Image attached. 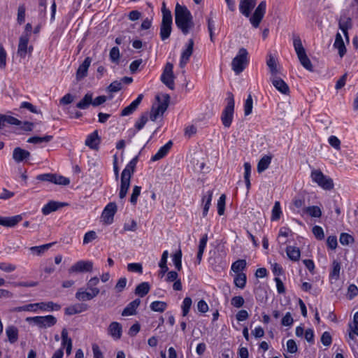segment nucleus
Masks as SVG:
<instances>
[{
  "mask_svg": "<svg viewBox=\"0 0 358 358\" xmlns=\"http://www.w3.org/2000/svg\"><path fill=\"white\" fill-rule=\"evenodd\" d=\"M175 21L177 27L184 34H187L194 24L189 10L185 6L177 3L175 8Z\"/></svg>",
  "mask_w": 358,
  "mask_h": 358,
  "instance_id": "f257e3e1",
  "label": "nucleus"
},
{
  "mask_svg": "<svg viewBox=\"0 0 358 358\" xmlns=\"http://www.w3.org/2000/svg\"><path fill=\"white\" fill-rule=\"evenodd\" d=\"M293 45L300 64L306 69L312 71L313 65L311 61L307 56L300 37L297 35L293 36Z\"/></svg>",
  "mask_w": 358,
  "mask_h": 358,
  "instance_id": "f03ea898",
  "label": "nucleus"
},
{
  "mask_svg": "<svg viewBox=\"0 0 358 358\" xmlns=\"http://www.w3.org/2000/svg\"><path fill=\"white\" fill-rule=\"evenodd\" d=\"M227 101V105L222 113L221 120L223 125L225 127L229 128L233 121L235 104L234 96L231 93L228 94Z\"/></svg>",
  "mask_w": 358,
  "mask_h": 358,
  "instance_id": "7ed1b4c3",
  "label": "nucleus"
},
{
  "mask_svg": "<svg viewBox=\"0 0 358 358\" xmlns=\"http://www.w3.org/2000/svg\"><path fill=\"white\" fill-rule=\"evenodd\" d=\"M248 52L244 48L239 49L237 55L233 59L231 62V67L236 74H240L245 68L248 60Z\"/></svg>",
  "mask_w": 358,
  "mask_h": 358,
  "instance_id": "20e7f679",
  "label": "nucleus"
},
{
  "mask_svg": "<svg viewBox=\"0 0 358 358\" xmlns=\"http://www.w3.org/2000/svg\"><path fill=\"white\" fill-rule=\"evenodd\" d=\"M26 320L32 322L39 328H49L57 323V318L51 315L46 316H36L27 317Z\"/></svg>",
  "mask_w": 358,
  "mask_h": 358,
  "instance_id": "39448f33",
  "label": "nucleus"
},
{
  "mask_svg": "<svg viewBox=\"0 0 358 358\" xmlns=\"http://www.w3.org/2000/svg\"><path fill=\"white\" fill-rule=\"evenodd\" d=\"M172 15L170 10H164V16L160 26V37L162 41L169 38L171 33Z\"/></svg>",
  "mask_w": 358,
  "mask_h": 358,
  "instance_id": "423d86ee",
  "label": "nucleus"
},
{
  "mask_svg": "<svg viewBox=\"0 0 358 358\" xmlns=\"http://www.w3.org/2000/svg\"><path fill=\"white\" fill-rule=\"evenodd\" d=\"M315 183L324 191H331L334 189L333 179L324 175L320 169L315 170Z\"/></svg>",
  "mask_w": 358,
  "mask_h": 358,
  "instance_id": "0eeeda50",
  "label": "nucleus"
},
{
  "mask_svg": "<svg viewBox=\"0 0 358 358\" xmlns=\"http://www.w3.org/2000/svg\"><path fill=\"white\" fill-rule=\"evenodd\" d=\"M173 65L167 62L164 66L163 73L161 76V81L170 90L175 89V76L173 73Z\"/></svg>",
  "mask_w": 358,
  "mask_h": 358,
  "instance_id": "6e6552de",
  "label": "nucleus"
},
{
  "mask_svg": "<svg viewBox=\"0 0 358 358\" xmlns=\"http://www.w3.org/2000/svg\"><path fill=\"white\" fill-rule=\"evenodd\" d=\"M29 41V34H22L19 38L17 55L20 58H24L27 54H31L33 50V47L28 45Z\"/></svg>",
  "mask_w": 358,
  "mask_h": 358,
  "instance_id": "1a4fd4ad",
  "label": "nucleus"
},
{
  "mask_svg": "<svg viewBox=\"0 0 358 358\" xmlns=\"http://www.w3.org/2000/svg\"><path fill=\"white\" fill-rule=\"evenodd\" d=\"M92 269V262L80 260L75 263L69 268V273L71 274L73 273L91 272Z\"/></svg>",
  "mask_w": 358,
  "mask_h": 358,
  "instance_id": "9d476101",
  "label": "nucleus"
},
{
  "mask_svg": "<svg viewBox=\"0 0 358 358\" xmlns=\"http://www.w3.org/2000/svg\"><path fill=\"white\" fill-rule=\"evenodd\" d=\"M266 12V2L259 3L255 9L252 16L250 18V21L252 26L255 28L258 27Z\"/></svg>",
  "mask_w": 358,
  "mask_h": 358,
  "instance_id": "9b49d317",
  "label": "nucleus"
},
{
  "mask_svg": "<svg viewBox=\"0 0 358 358\" xmlns=\"http://www.w3.org/2000/svg\"><path fill=\"white\" fill-rule=\"evenodd\" d=\"M194 42L192 38L188 41L185 48L181 53L179 66L180 68H184L189 62L190 57L192 56L194 50Z\"/></svg>",
  "mask_w": 358,
  "mask_h": 358,
  "instance_id": "f8f14e48",
  "label": "nucleus"
},
{
  "mask_svg": "<svg viewBox=\"0 0 358 358\" xmlns=\"http://www.w3.org/2000/svg\"><path fill=\"white\" fill-rule=\"evenodd\" d=\"M117 211V205L114 202L109 203L104 208L101 217L105 224H110L113 222V217Z\"/></svg>",
  "mask_w": 358,
  "mask_h": 358,
  "instance_id": "ddd939ff",
  "label": "nucleus"
},
{
  "mask_svg": "<svg viewBox=\"0 0 358 358\" xmlns=\"http://www.w3.org/2000/svg\"><path fill=\"white\" fill-rule=\"evenodd\" d=\"M131 178V175L127 174L125 173H122L121 174V185L119 192V197L120 199H123L127 194L128 189L130 187Z\"/></svg>",
  "mask_w": 358,
  "mask_h": 358,
  "instance_id": "4468645a",
  "label": "nucleus"
},
{
  "mask_svg": "<svg viewBox=\"0 0 358 358\" xmlns=\"http://www.w3.org/2000/svg\"><path fill=\"white\" fill-rule=\"evenodd\" d=\"M271 81L277 90L284 94H288L289 88L287 84L279 76L271 77Z\"/></svg>",
  "mask_w": 358,
  "mask_h": 358,
  "instance_id": "2eb2a0df",
  "label": "nucleus"
},
{
  "mask_svg": "<svg viewBox=\"0 0 358 358\" xmlns=\"http://www.w3.org/2000/svg\"><path fill=\"white\" fill-rule=\"evenodd\" d=\"M92 59L87 57L85 59L84 62L79 66L76 71V78L80 80L87 75L88 69L91 64Z\"/></svg>",
  "mask_w": 358,
  "mask_h": 358,
  "instance_id": "dca6fc26",
  "label": "nucleus"
},
{
  "mask_svg": "<svg viewBox=\"0 0 358 358\" xmlns=\"http://www.w3.org/2000/svg\"><path fill=\"white\" fill-rule=\"evenodd\" d=\"M255 4L256 0H241L239 5L241 13L245 17H249Z\"/></svg>",
  "mask_w": 358,
  "mask_h": 358,
  "instance_id": "f3484780",
  "label": "nucleus"
},
{
  "mask_svg": "<svg viewBox=\"0 0 358 358\" xmlns=\"http://www.w3.org/2000/svg\"><path fill=\"white\" fill-rule=\"evenodd\" d=\"M22 220V216L21 215L7 217L0 216V225L6 227H13L21 222Z\"/></svg>",
  "mask_w": 358,
  "mask_h": 358,
  "instance_id": "a211bd4d",
  "label": "nucleus"
},
{
  "mask_svg": "<svg viewBox=\"0 0 358 358\" xmlns=\"http://www.w3.org/2000/svg\"><path fill=\"white\" fill-rule=\"evenodd\" d=\"M143 95L139 94L128 106L125 107L121 112L122 116H127L132 114L138 108L143 99Z\"/></svg>",
  "mask_w": 358,
  "mask_h": 358,
  "instance_id": "6ab92c4d",
  "label": "nucleus"
},
{
  "mask_svg": "<svg viewBox=\"0 0 358 358\" xmlns=\"http://www.w3.org/2000/svg\"><path fill=\"white\" fill-rule=\"evenodd\" d=\"M62 349L66 348V352L67 355L71 353L72 350V340L68 336L67 329L64 328L62 331Z\"/></svg>",
  "mask_w": 358,
  "mask_h": 358,
  "instance_id": "aec40b11",
  "label": "nucleus"
},
{
  "mask_svg": "<svg viewBox=\"0 0 358 358\" xmlns=\"http://www.w3.org/2000/svg\"><path fill=\"white\" fill-rule=\"evenodd\" d=\"M66 203H60L54 201H51L45 204L42 208V213L43 215H47L52 212L56 211L59 208L66 206Z\"/></svg>",
  "mask_w": 358,
  "mask_h": 358,
  "instance_id": "412c9836",
  "label": "nucleus"
},
{
  "mask_svg": "<svg viewBox=\"0 0 358 358\" xmlns=\"http://www.w3.org/2000/svg\"><path fill=\"white\" fill-rule=\"evenodd\" d=\"M338 25H339V29L342 31L346 40L348 41L349 38H348V31L352 27L351 18H350L347 16L341 17L339 20Z\"/></svg>",
  "mask_w": 358,
  "mask_h": 358,
  "instance_id": "4be33fe9",
  "label": "nucleus"
},
{
  "mask_svg": "<svg viewBox=\"0 0 358 358\" xmlns=\"http://www.w3.org/2000/svg\"><path fill=\"white\" fill-rule=\"evenodd\" d=\"M173 145V143L171 141H169L167 143H166L164 146L161 147L157 152L153 155L151 158L152 162L158 161L162 158H164L169 152L171 147Z\"/></svg>",
  "mask_w": 358,
  "mask_h": 358,
  "instance_id": "5701e85b",
  "label": "nucleus"
},
{
  "mask_svg": "<svg viewBox=\"0 0 358 358\" xmlns=\"http://www.w3.org/2000/svg\"><path fill=\"white\" fill-rule=\"evenodd\" d=\"M108 331L114 339H120L122 336V326L119 322H113L110 324Z\"/></svg>",
  "mask_w": 358,
  "mask_h": 358,
  "instance_id": "b1692460",
  "label": "nucleus"
},
{
  "mask_svg": "<svg viewBox=\"0 0 358 358\" xmlns=\"http://www.w3.org/2000/svg\"><path fill=\"white\" fill-rule=\"evenodd\" d=\"M141 303V300L136 299L130 302L123 310L122 313V316L134 315L136 313V308Z\"/></svg>",
  "mask_w": 358,
  "mask_h": 358,
  "instance_id": "393cba45",
  "label": "nucleus"
},
{
  "mask_svg": "<svg viewBox=\"0 0 358 358\" xmlns=\"http://www.w3.org/2000/svg\"><path fill=\"white\" fill-rule=\"evenodd\" d=\"M29 156L30 152L29 151L22 149L20 147L15 148L13 152V159L17 163L29 158Z\"/></svg>",
  "mask_w": 358,
  "mask_h": 358,
  "instance_id": "a878e982",
  "label": "nucleus"
},
{
  "mask_svg": "<svg viewBox=\"0 0 358 358\" xmlns=\"http://www.w3.org/2000/svg\"><path fill=\"white\" fill-rule=\"evenodd\" d=\"M273 155L271 154L263 156L257 164V172L261 173L266 170L271 164Z\"/></svg>",
  "mask_w": 358,
  "mask_h": 358,
  "instance_id": "bb28decb",
  "label": "nucleus"
},
{
  "mask_svg": "<svg viewBox=\"0 0 358 358\" xmlns=\"http://www.w3.org/2000/svg\"><path fill=\"white\" fill-rule=\"evenodd\" d=\"M334 47L338 50V55L341 57H343L345 55L346 48L340 33H337L336 35Z\"/></svg>",
  "mask_w": 358,
  "mask_h": 358,
  "instance_id": "cd10ccee",
  "label": "nucleus"
},
{
  "mask_svg": "<svg viewBox=\"0 0 358 358\" xmlns=\"http://www.w3.org/2000/svg\"><path fill=\"white\" fill-rule=\"evenodd\" d=\"M341 270V264L338 260H334L331 265V269L329 273L331 280L337 281L340 278V273Z\"/></svg>",
  "mask_w": 358,
  "mask_h": 358,
  "instance_id": "c85d7f7f",
  "label": "nucleus"
},
{
  "mask_svg": "<svg viewBox=\"0 0 358 358\" xmlns=\"http://www.w3.org/2000/svg\"><path fill=\"white\" fill-rule=\"evenodd\" d=\"M100 142L98 131L96 130L87 136L85 140V145L92 149H96Z\"/></svg>",
  "mask_w": 358,
  "mask_h": 358,
  "instance_id": "c756f323",
  "label": "nucleus"
},
{
  "mask_svg": "<svg viewBox=\"0 0 358 358\" xmlns=\"http://www.w3.org/2000/svg\"><path fill=\"white\" fill-rule=\"evenodd\" d=\"M6 124L20 125L21 121L12 116L0 114V129H3Z\"/></svg>",
  "mask_w": 358,
  "mask_h": 358,
  "instance_id": "7c9ffc66",
  "label": "nucleus"
},
{
  "mask_svg": "<svg viewBox=\"0 0 358 358\" xmlns=\"http://www.w3.org/2000/svg\"><path fill=\"white\" fill-rule=\"evenodd\" d=\"M87 309V306L83 303H77L65 308V313L68 315H72L82 313Z\"/></svg>",
  "mask_w": 358,
  "mask_h": 358,
  "instance_id": "2f4dec72",
  "label": "nucleus"
},
{
  "mask_svg": "<svg viewBox=\"0 0 358 358\" xmlns=\"http://www.w3.org/2000/svg\"><path fill=\"white\" fill-rule=\"evenodd\" d=\"M266 64L269 69L271 77L278 76V74L280 73V71L277 67V61L271 54L268 55Z\"/></svg>",
  "mask_w": 358,
  "mask_h": 358,
  "instance_id": "473e14b6",
  "label": "nucleus"
},
{
  "mask_svg": "<svg viewBox=\"0 0 358 358\" xmlns=\"http://www.w3.org/2000/svg\"><path fill=\"white\" fill-rule=\"evenodd\" d=\"M96 296L92 294L91 292H87L83 288H80L76 293V298L78 301H85L93 299Z\"/></svg>",
  "mask_w": 358,
  "mask_h": 358,
  "instance_id": "72a5a7b5",
  "label": "nucleus"
},
{
  "mask_svg": "<svg viewBox=\"0 0 358 358\" xmlns=\"http://www.w3.org/2000/svg\"><path fill=\"white\" fill-rule=\"evenodd\" d=\"M99 283V279L97 277L91 278L89 281L87 282V289L91 292L94 295L97 296L100 290L97 287L98 284Z\"/></svg>",
  "mask_w": 358,
  "mask_h": 358,
  "instance_id": "f704fd0d",
  "label": "nucleus"
},
{
  "mask_svg": "<svg viewBox=\"0 0 358 358\" xmlns=\"http://www.w3.org/2000/svg\"><path fill=\"white\" fill-rule=\"evenodd\" d=\"M6 334L10 343H15L18 339V329L14 326H8L6 329Z\"/></svg>",
  "mask_w": 358,
  "mask_h": 358,
  "instance_id": "c9c22d12",
  "label": "nucleus"
},
{
  "mask_svg": "<svg viewBox=\"0 0 358 358\" xmlns=\"http://www.w3.org/2000/svg\"><path fill=\"white\" fill-rule=\"evenodd\" d=\"M150 286L148 282H143L138 285L135 289V294L143 297L145 296L150 291Z\"/></svg>",
  "mask_w": 358,
  "mask_h": 358,
  "instance_id": "e433bc0d",
  "label": "nucleus"
},
{
  "mask_svg": "<svg viewBox=\"0 0 358 358\" xmlns=\"http://www.w3.org/2000/svg\"><path fill=\"white\" fill-rule=\"evenodd\" d=\"M91 104L92 105V93L89 92L77 103L76 106L80 109H86Z\"/></svg>",
  "mask_w": 358,
  "mask_h": 358,
  "instance_id": "4c0bfd02",
  "label": "nucleus"
},
{
  "mask_svg": "<svg viewBox=\"0 0 358 358\" xmlns=\"http://www.w3.org/2000/svg\"><path fill=\"white\" fill-rule=\"evenodd\" d=\"M61 308V306L55 303L52 301L49 302H41L39 303V309L45 311H52V310H59Z\"/></svg>",
  "mask_w": 358,
  "mask_h": 358,
  "instance_id": "58836bf2",
  "label": "nucleus"
},
{
  "mask_svg": "<svg viewBox=\"0 0 358 358\" xmlns=\"http://www.w3.org/2000/svg\"><path fill=\"white\" fill-rule=\"evenodd\" d=\"M212 197H213V192L212 191H208L207 192L206 195H205L203 197V203H204L203 210V217L206 216L208 214V210H209V208H210V206L211 203Z\"/></svg>",
  "mask_w": 358,
  "mask_h": 358,
  "instance_id": "ea45409f",
  "label": "nucleus"
},
{
  "mask_svg": "<svg viewBox=\"0 0 358 358\" xmlns=\"http://www.w3.org/2000/svg\"><path fill=\"white\" fill-rule=\"evenodd\" d=\"M246 280L247 277L244 273H236L234 280L235 285L241 289H243L245 287Z\"/></svg>",
  "mask_w": 358,
  "mask_h": 358,
  "instance_id": "a19ab883",
  "label": "nucleus"
},
{
  "mask_svg": "<svg viewBox=\"0 0 358 358\" xmlns=\"http://www.w3.org/2000/svg\"><path fill=\"white\" fill-rule=\"evenodd\" d=\"M286 252L288 257L292 261H297L300 257V251L296 247L288 246Z\"/></svg>",
  "mask_w": 358,
  "mask_h": 358,
  "instance_id": "79ce46f5",
  "label": "nucleus"
},
{
  "mask_svg": "<svg viewBox=\"0 0 358 358\" xmlns=\"http://www.w3.org/2000/svg\"><path fill=\"white\" fill-rule=\"evenodd\" d=\"M53 138V136L51 135H46L43 137H39V136H33L28 138L27 142L29 143H41L43 142L48 143L50 141H52Z\"/></svg>",
  "mask_w": 358,
  "mask_h": 358,
  "instance_id": "37998d69",
  "label": "nucleus"
},
{
  "mask_svg": "<svg viewBox=\"0 0 358 358\" xmlns=\"http://www.w3.org/2000/svg\"><path fill=\"white\" fill-rule=\"evenodd\" d=\"M246 264L245 259H238L232 264L231 270L236 273H241V271L245 268Z\"/></svg>",
  "mask_w": 358,
  "mask_h": 358,
  "instance_id": "c03bdc74",
  "label": "nucleus"
},
{
  "mask_svg": "<svg viewBox=\"0 0 358 358\" xmlns=\"http://www.w3.org/2000/svg\"><path fill=\"white\" fill-rule=\"evenodd\" d=\"M54 243H48L39 246H33L29 248V250L37 255H41L44 253L45 250H48Z\"/></svg>",
  "mask_w": 358,
  "mask_h": 358,
  "instance_id": "a18cd8bd",
  "label": "nucleus"
},
{
  "mask_svg": "<svg viewBox=\"0 0 358 358\" xmlns=\"http://www.w3.org/2000/svg\"><path fill=\"white\" fill-rule=\"evenodd\" d=\"M167 304L164 301H155L150 304V308L155 312L162 313L166 308Z\"/></svg>",
  "mask_w": 358,
  "mask_h": 358,
  "instance_id": "49530a36",
  "label": "nucleus"
},
{
  "mask_svg": "<svg viewBox=\"0 0 358 358\" xmlns=\"http://www.w3.org/2000/svg\"><path fill=\"white\" fill-rule=\"evenodd\" d=\"M163 96L164 101L156 106L157 110L160 112L161 115H162L167 110L170 101V96L168 94H164Z\"/></svg>",
  "mask_w": 358,
  "mask_h": 358,
  "instance_id": "de8ad7c7",
  "label": "nucleus"
},
{
  "mask_svg": "<svg viewBox=\"0 0 358 358\" xmlns=\"http://www.w3.org/2000/svg\"><path fill=\"white\" fill-rule=\"evenodd\" d=\"M137 162L138 157L136 156L129 162V164L126 166V167L124 168L122 173H125L127 174L132 176V174L134 172Z\"/></svg>",
  "mask_w": 358,
  "mask_h": 358,
  "instance_id": "09e8293b",
  "label": "nucleus"
},
{
  "mask_svg": "<svg viewBox=\"0 0 358 358\" xmlns=\"http://www.w3.org/2000/svg\"><path fill=\"white\" fill-rule=\"evenodd\" d=\"M282 211L280 208V203L279 201H275L272 209L271 220H278L280 219Z\"/></svg>",
  "mask_w": 358,
  "mask_h": 358,
  "instance_id": "8fccbe9b",
  "label": "nucleus"
},
{
  "mask_svg": "<svg viewBox=\"0 0 358 358\" xmlns=\"http://www.w3.org/2000/svg\"><path fill=\"white\" fill-rule=\"evenodd\" d=\"M339 241H340L341 245H349L350 243H354L355 239L352 237V236H351L349 234L341 233V235H340Z\"/></svg>",
  "mask_w": 358,
  "mask_h": 358,
  "instance_id": "3c124183",
  "label": "nucleus"
},
{
  "mask_svg": "<svg viewBox=\"0 0 358 358\" xmlns=\"http://www.w3.org/2000/svg\"><path fill=\"white\" fill-rule=\"evenodd\" d=\"M253 101L251 94H249L244 104V115L248 116L252 113Z\"/></svg>",
  "mask_w": 358,
  "mask_h": 358,
  "instance_id": "603ef678",
  "label": "nucleus"
},
{
  "mask_svg": "<svg viewBox=\"0 0 358 358\" xmlns=\"http://www.w3.org/2000/svg\"><path fill=\"white\" fill-rule=\"evenodd\" d=\"M173 262L178 271L182 268V252L179 250L173 255Z\"/></svg>",
  "mask_w": 358,
  "mask_h": 358,
  "instance_id": "864d4df0",
  "label": "nucleus"
},
{
  "mask_svg": "<svg viewBox=\"0 0 358 358\" xmlns=\"http://www.w3.org/2000/svg\"><path fill=\"white\" fill-rule=\"evenodd\" d=\"M25 11L26 7L24 4H21L19 6L17 9V21L20 24H22L25 21Z\"/></svg>",
  "mask_w": 358,
  "mask_h": 358,
  "instance_id": "5fc2aeb1",
  "label": "nucleus"
},
{
  "mask_svg": "<svg viewBox=\"0 0 358 358\" xmlns=\"http://www.w3.org/2000/svg\"><path fill=\"white\" fill-rule=\"evenodd\" d=\"M52 182L57 185H67L70 183V180L64 176L53 174Z\"/></svg>",
  "mask_w": 358,
  "mask_h": 358,
  "instance_id": "6e6d98bb",
  "label": "nucleus"
},
{
  "mask_svg": "<svg viewBox=\"0 0 358 358\" xmlns=\"http://www.w3.org/2000/svg\"><path fill=\"white\" fill-rule=\"evenodd\" d=\"M192 301L190 297H185L182 305V316H186L192 306Z\"/></svg>",
  "mask_w": 358,
  "mask_h": 358,
  "instance_id": "4d7b16f0",
  "label": "nucleus"
},
{
  "mask_svg": "<svg viewBox=\"0 0 358 358\" xmlns=\"http://www.w3.org/2000/svg\"><path fill=\"white\" fill-rule=\"evenodd\" d=\"M289 233H291V230L289 228L282 227L280 229L278 234V241L280 243L284 244L286 243L285 238H287Z\"/></svg>",
  "mask_w": 358,
  "mask_h": 358,
  "instance_id": "13d9d810",
  "label": "nucleus"
},
{
  "mask_svg": "<svg viewBox=\"0 0 358 358\" xmlns=\"http://www.w3.org/2000/svg\"><path fill=\"white\" fill-rule=\"evenodd\" d=\"M141 187L137 186V185L134 187L133 190H132V194L130 197V202L133 205H136L137 200H138V197L141 194Z\"/></svg>",
  "mask_w": 358,
  "mask_h": 358,
  "instance_id": "bf43d9fd",
  "label": "nucleus"
},
{
  "mask_svg": "<svg viewBox=\"0 0 358 358\" xmlns=\"http://www.w3.org/2000/svg\"><path fill=\"white\" fill-rule=\"evenodd\" d=\"M225 200H226L225 194H222L217 201V213L220 215H223L224 213Z\"/></svg>",
  "mask_w": 358,
  "mask_h": 358,
  "instance_id": "052dcab7",
  "label": "nucleus"
},
{
  "mask_svg": "<svg viewBox=\"0 0 358 358\" xmlns=\"http://www.w3.org/2000/svg\"><path fill=\"white\" fill-rule=\"evenodd\" d=\"M148 115L147 113H144L143 114L141 117L139 118V120L138 121H136V124H135V127L136 129L139 131L141 130V129L143 128V127L145 126V124H146V122H148Z\"/></svg>",
  "mask_w": 358,
  "mask_h": 358,
  "instance_id": "680f3d73",
  "label": "nucleus"
},
{
  "mask_svg": "<svg viewBox=\"0 0 358 358\" xmlns=\"http://www.w3.org/2000/svg\"><path fill=\"white\" fill-rule=\"evenodd\" d=\"M122 87V82L115 80L108 87L107 90L110 92H117L120 91Z\"/></svg>",
  "mask_w": 358,
  "mask_h": 358,
  "instance_id": "e2e57ef3",
  "label": "nucleus"
},
{
  "mask_svg": "<svg viewBox=\"0 0 358 358\" xmlns=\"http://www.w3.org/2000/svg\"><path fill=\"white\" fill-rule=\"evenodd\" d=\"M127 270L130 272L142 273L143 267L142 265L139 263H130L127 265Z\"/></svg>",
  "mask_w": 358,
  "mask_h": 358,
  "instance_id": "0e129e2a",
  "label": "nucleus"
},
{
  "mask_svg": "<svg viewBox=\"0 0 358 358\" xmlns=\"http://www.w3.org/2000/svg\"><path fill=\"white\" fill-rule=\"evenodd\" d=\"M97 238L96 234L94 231L87 232L83 238V244H87Z\"/></svg>",
  "mask_w": 358,
  "mask_h": 358,
  "instance_id": "69168bd1",
  "label": "nucleus"
},
{
  "mask_svg": "<svg viewBox=\"0 0 358 358\" xmlns=\"http://www.w3.org/2000/svg\"><path fill=\"white\" fill-rule=\"evenodd\" d=\"M320 341L324 346H329L332 343V338L329 332L325 331L322 334Z\"/></svg>",
  "mask_w": 358,
  "mask_h": 358,
  "instance_id": "338daca9",
  "label": "nucleus"
},
{
  "mask_svg": "<svg viewBox=\"0 0 358 358\" xmlns=\"http://www.w3.org/2000/svg\"><path fill=\"white\" fill-rule=\"evenodd\" d=\"M0 269L4 272L10 273L16 269V266L9 263L1 262L0 263Z\"/></svg>",
  "mask_w": 358,
  "mask_h": 358,
  "instance_id": "774afa93",
  "label": "nucleus"
}]
</instances>
